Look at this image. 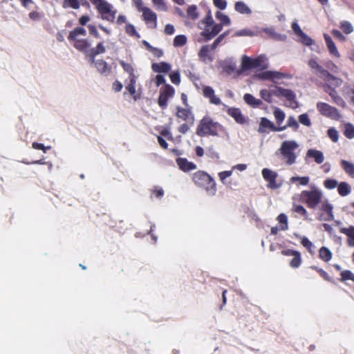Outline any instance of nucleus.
Returning <instances> with one entry per match:
<instances>
[{"instance_id":"nucleus-1","label":"nucleus","mask_w":354,"mask_h":354,"mask_svg":"<svg viewBox=\"0 0 354 354\" xmlns=\"http://www.w3.org/2000/svg\"><path fill=\"white\" fill-rule=\"evenodd\" d=\"M299 199L308 208L315 209L322 201V193L318 189L313 187L311 190L302 191L299 196Z\"/></svg>"},{"instance_id":"nucleus-2","label":"nucleus","mask_w":354,"mask_h":354,"mask_svg":"<svg viewBox=\"0 0 354 354\" xmlns=\"http://www.w3.org/2000/svg\"><path fill=\"white\" fill-rule=\"evenodd\" d=\"M100 13L101 18L109 22H113L116 10L106 0H89Z\"/></svg>"},{"instance_id":"nucleus-3","label":"nucleus","mask_w":354,"mask_h":354,"mask_svg":"<svg viewBox=\"0 0 354 354\" xmlns=\"http://www.w3.org/2000/svg\"><path fill=\"white\" fill-rule=\"evenodd\" d=\"M298 147L299 145L295 140H286L281 143L279 151L286 164L292 165L295 162L297 156L294 151Z\"/></svg>"},{"instance_id":"nucleus-4","label":"nucleus","mask_w":354,"mask_h":354,"mask_svg":"<svg viewBox=\"0 0 354 354\" xmlns=\"http://www.w3.org/2000/svg\"><path fill=\"white\" fill-rule=\"evenodd\" d=\"M218 126L217 122L208 118H203L197 127L196 134L199 136L206 135L217 136L216 128Z\"/></svg>"},{"instance_id":"nucleus-5","label":"nucleus","mask_w":354,"mask_h":354,"mask_svg":"<svg viewBox=\"0 0 354 354\" xmlns=\"http://www.w3.org/2000/svg\"><path fill=\"white\" fill-rule=\"evenodd\" d=\"M266 57L264 55H261L255 59H251L250 57L243 55L241 58V70L238 72L239 74L241 73V71H245L253 68H264L266 66L263 64L266 61Z\"/></svg>"},{"instance_id":"nucleus-6","label":"nucleus","mask_w":354,"mask_h":354,"mask_svg":"<svg viewBox=\"0 0 354 354\" xmlns=\"http://www.w3.org/2000/svg\"><path fill=\"white\" fill-rule=\"evenodd\" d=\"M273 88L272 93L273 95L277 97L283 96L289 102L290 106L292 109H295L298 106L297 102L295 100V94L290 89L283 88L278 86H271Z\"/></svg>"},{"instance_id":"nucleus-7","label":"nucleus","mask_w":354,"mask_h":354,"mask_svg":"<svg viewBox=\"0 0 354 354\" xmlns=\"http://www.w3.org/2000/svg\"><path fill=\"white\" fill-rule=\"evenodd\" d=\"M317 109L322 114L334 120H338L340 115L335 107L324 102H319L317 104Z\"/></svg>"},{"instance_id":"nucleus-8","label":"nucleus","mask_w":354,"mask_h":354,"mask_svg":"<svg viewBox=\"0 0 354 354\" xmlns=\"http://www.w3.org/2000/svg\"><path fill=\"white\" fill-rule=\"evenodd\" d=\"M308 64L309 67L315 70L316 73L326 82H330L333 75H330L326 70L320 66L315 58H311L308 60Z\"/></svg>"},{"instance_id":"nucleus-9","label":"nucleus","mask_w":354,"mask_h":354,"mask_svg":"<svg viewBox=\"0 0 354 354\" xmlns=\"http://www.w3.org/2000/svg\"><path fill=\"white\" fill-rule=\"evenodd\" d=\"M174 94V88L169 84H166L165 87L162 88L160 91L158 97V104L162 109L167 106V100L171 97Z\"/></svg>"},{"instance_id":"nucleus-10","label":"nucleus","mask_w":354,"mask_h":354,"mask_svg":"<svg viewBox=\"0 0 354 354\" xmlns=\"http://www.w3.org/2000/svg\"><path fill=\"white\" fill-rule=\"evenodd\" d=\"M195 183L207 192L214 194L216 191V183L214 178H194Z\"/></svg>"},{"instance_id":"nucleus-11","label":"nucleus","mask_w":354,"mask_h":354,"mask_svg":"<svg viewBox=\"0 0 354 354\" xmlns=\"http://www.w3.org/2000/svg\"><path fill=\"white\" fill-rule=\"evenodd\" d=\"M257 77L261 80H269L276 83L277 80L284 78L286 75L277 71H268L259 73Z\"/></svg>"},{"instance_id":"nucleus-12","label":"nucleus","mask_w":354,"mask_h":354,"mask_svg":"<svg viewBox=\"0 0 354 354\" xmlns=\"http://www.w3.org/2000/svg\"><path fill=\"white\" fill-rule=\"evenodd\" d=\"M222 24H214L209 28H205L201 35L205 37L206 40H209L214 37L222 30Z\"/></svg>"},{"instance_id":"nucleus-13","label":"nucleus","mask_w":354,"mask_h":354,"mask_svg":"<svg viewBox=\"0 0 354 354\" xmlns=\"http://www.w3.org/2000/svg\"><path fill=\"white\" fill-rule=\"evenodd\" d=\"M263 128H269L272 131H280L284 130L286 129V127H278V128L275 127L274 124L272 122H270L269 120H268L266 118H261V123H260V127L259 128L258 131L259 133H263L265 131Z\"/></svg>"},{"instance_id":"nucleus-14","label":"nucleus","mask_w":354,"mask_h":354,"mask_svg":"<svg viewBox=\"0 0 354 354\" xmlns=\"http://www.w3.org/2000/svg\"><path fill=\"white\" fill-rule=\"evenodd\" d=\"M212 50L210 46L205 45L202 46L201 50L198 53V56L203 62L207 63L212 62L214 57L213 55L209 53Z\"/></svg>"},{"instance_id":"nucleus-15","label":"nucleus","mask_w":354,"mask_h":354,"mask_svg":"<svg viewBox=\"0 0 354 354\" xmlns=\"http://www.w3.org/2000/svg\"><path fill=\"white\" fill-rule=\"evenodd\" d=\"M95 66L97 71L103 75H108L111 71V67L102 59L95 61Z\"/></svg>"},{"instance_id":"nucleus-16","label":"nucleus","mask_w":354,"mask_h":354,"mask_svg":"<svg viewBox=\"0 0 354 354\" xmlns=\"http://www.w3.org/2000/svg\"><path fill=\"white\" fill-rule=\"evenodd\" d=\"M203 95L209 99L211 103L218 105L221 104V100L214 95V91L209 86H205L203 88Z\"/></svg>"},{"instance_id":"nucleus-17","label":"nucleus","mask_w":354,"mask_h":354,"mask_svg":"<svg viewBox=\"0 0 354 354\" xmlns=\"http://www.w3.org/2000/svg\"><path fill=\"white\" fill-rule=\"evenodd\" d=\"M227 113L236 120V122L239 124H243L245 122V119L242 115L240 109L236 108H230L227 110Z\"/></svg>"},{"instance_id":"nucleus-18","label":"nucleus","mask_w":354,"mask_h":354,"mask_svg":"<svg viewBox=\"0 0 354 354\" xmlns=\"http://www.w3.org/2000/svg\"><path fill=\"white\" fill-rule=\"evenodd\" d=\"M340 232L348 236L347 243L349 246L354 247V227H342Z\"/></svg>"},{"instance_id":"nucleus-19","label":"nucleus","mask_w":354,"mask_h":354,"mask_svg":"<svg viewBox=\"0 0 354 354\" xmlns=\"http://www.w3.org/2000/svg\"><path fill=\"white\" fill-rule=\"evenodd\" d=\"M106 50L105 46L103 42H100L96 47L91 48L88 53V55L91 57V62H94L95 57L97 55L104 53Z\"/></svg>"},{"instance_id":"nucleus-20","label":"nucleus","mask_w":354,"mask_h":354,"mask_svg":"<svg viewBox=\"0 0 354 354\" xmlns=\"http://www.w3.org/2000/svg\"><path fill=\"white\" fill-rule=\"evenodd\" d=\"M324 37L330 54L335 56L336 57H339L340 55L337 50V48H336L335 43L333 41L330 37L327 34H324Z\"/></svg>"},{"instance_id":"nucleus-21","label":"nucleus","mask_w":354,"mask_h":354,"mask_svg":"<svg viewBox=\"0 0 354 354\" xmlns=\"http://www.w3.org/2000/svg\"><path fill=\"white\" fill-rule=\"evenodd\" d=\"M307 156L315 159V162L321 164L324 160V156L322 151L315 149H308L307 151Z\"/></svg>"},{"instance_id":"nucleus-22","label":"nucleus","mask_w":354,"mask_h":354,"mask_svg":"<svg viewBox=\"0 0 354 354\" xmlns=\"http://www.w3.org/2000/svg\"><path fill=\"white\" fill-rule=\"evenodd\" d=\"M326 91L329 94V95L333 98V101L337 105L344 106V101L340 96L338 95L337 92L335 89L328 86V88L326 89Z\"/></svg>"},{"instance_id":"nucleus-23","label":"nucleus","mask_w":354,"mask_h":354,"mask_svg":"<svg viewBox=\"0 0 354 354\" xmlns=\"http://www.w3.org/2000/svg\"><path fill=\"white\" fill-rule=\"evenodd\" d=\"M142 16L145 19V20L147 22H153L154 23V27L156 24V15L155 12H153L150 8H142Z\"/></svg>"},{"instance_id":"nucleus-24","label":"nucleus","mask_w":354,"mask_h":354,"mask_svg":"<svg viewBox=\"0 0 354 354\" xmlns=\"http://www.w3.org/2000/svg\"><path fill=\"white\" fill-rule=\"evenodd\" d=\"M234 9L241 14L250 15L251 9L243 1H237L235 3Z\"/></svg>"},{"instance_id":"nucleus-25","label":"nucleus","mask_w":354,"mask_h":354,"mask_svg":"<svg viewBox=\"0 0 354 354\" xmlns=\"http://www.w3.org/2000/svg\"><path fill=\"white\" fill-rule=\"evenodd\" d=\"M337 187L338 194L342 196H346L351 192V186L346 182L340 183Z\"/></svg>"},{"instance_id":"nucleus-26","label":"nucleus","mask_w":354,"mask_h":354,"mask_svg":"<svg viewBox=\"0 0 354 354\" xmlns=\"http://www.w3.org/2000/svg\"><path fill=\"white\" fill-rule=\"evenodd\" d=\"M171 68V66L166 62L155 63L152 64V69L158 73H167Z\"/></svg>"},{"instance_id":"nucleus-27","label":"nucleus","mask_w":354,"mask_h":354,"mask_svg":"<svg viewBox=\"0 0 354 354\" xmlns=\"http://www.w3.org/2000/svg\"><path fill=\"white\" fill-rule=\"evenodd\" d=\"M332 252L328 248L326 247H322L319 249V257L322 261L328 262L332 259Z\"/></svg>"},{"instance_id":"nucleus-28","label":"nucleus","mask_w":354,"mask_h":354,"mask_svg":"<svg viewBox=\"0 0 354 354\" xmlns=\"http://www.w3.org/2000/svg\"><path fill=\"white\" fill-rule=\"evenodd\" d=\"M243 99L248 104L254 107L259 106L262 104V101L261 100L256 99L251 94H245Z\"/></svg>"},{"instance_id":"nucleus-29","label":"nucleus","mask_w":354,"mask_h":354,"mask_svg":"<svg viewBox=\"0 0 354 354\" xmlns=\"http://www.w3.org/2000/svg\"><path fill=\"white\" fill-rule=\"evenodd\" d=\"M86 31L84 28H76L75 30L71 31L68 35V39H80V36H85Z\"/></svg>"},{"instance_id":"nucleus-30","label":"nucleus","mask_w":354,"mask_h":354,"mask_svg":"<svg viewBox=\"0 0 354 354\" xmlns=\"http://www.w3.org/2000/svg\"><path fill=\"white\" fill-rule=\"evenodd\" d=\"M176 115H177L178 118H181L184 120H189V118H190V119L192 120V122H193L194 118L191 115L190 111L186 109H183V108L178 107L177 109Z\"/></svg>"},{"instance_id":"nucleus-31","label":"nucleus","mask_w":354,"mask_h":354,"mask_svg":"<svg viewBox=\"0 0 354 354\" xmlns=\"http://www.w3.org/2000/svg\"><path fill=\"white\" fill-rule=\"evenodd\" d=\"M178 165L179 167L183 171H189L195 169V165L191 162H187L185 159L179 158L178 159Z\"/></svg>"},{"instance_id":"nucleus-32","label":"nucleus","mask_w":354,"mask_h":354,"mask_svg":"<svg viewBox=\"0 0 354 354\" xmlns=\"http://www.w3.org/2000/svg\"><path fill=\"white\" fill-rule=\"evenodd\" d=\"M137 76L129 77L128 83L126 86V89L130 93L131 95L136 94V83Z\"/></svg>"},{"instance_id":"nucleus-33","label":"nucleus","mask_w":354,"mask_h":354,"mask_svg":"<svg viewBox=\"0 0 354 354\" xmlns=\"http://www.w3.org/2000/svg\"><path fill=\"white\" fill-rule=\"evenodd\" d=\"M71 40L74 42V46L80 50H84L89 46L88 42L85 39H82L80 38Z\"/></svg>"},{"instance_id":"nucleus-34","label":"nucleus","mask_w":354,"mask_h":354,"mask_svg":"<svg viewBox=\"0 0 354 354\" xmlns=\"http://www.w3.org/2000/svg\"><path fill=\"white\" fill-rule=\"evenodd\" d=\"M341 165L348 175L354 176V164L346 160H342Z\"/></svg>"},{"instance_id":"nucleus-35","label":"nucleus","mask_w":354,"mask_h":354,"mask_svg":"<svg viewBox=\"0 0 354 354\" xmlns=\"http://www.w3.org/2000/svg\"><path fill=\"white\" fill-rule=\"evenodd\" d=\"M265 32L268 34L272 39L277 41H285L286 39V36L285 35L278 34L271 28L266 29Z\"/></svg>"},{"instance_id":"nucleus-36","label":"nucleus","mask_w":354,"mask_h":354,"mask_svg":"<svg viewBox=\"0 0 354 354\" xmlns=\"http://www.w3.org/2000/svg\"><path fill=\"white\" fill-rule=\"evenodd\" d=\"M301 263V254L299 252H297L296 254L293 255V258L290 261V266L293 268H297Z\"/></svg>"},{"instance_id":"nucleus-37","label":"nucleus","mask_w":354,"mask_h":354,"mask_svg":"<svg viewBox=\"0 0 354 354\" xmlns=\"http://www.w3.org/2000/svg\"><path fill=\"white\" fill-rule=\"evenodd\" d=\"M340 276L341 278L339 279V281L342 282H344L347 280H351L354 282V274L348 270L341 272Z\"/></svg>"},{"instance_id":"nucleus-38","label":"nucleus","mask_w":354,"mask_h":354,"mask_svg":"<svg viewBox=\"0 0 354 354\" xmlns=\"http://www.w3.org/2000/svg\"><path fill=\"white\" fill-rule=\"evenodd\" d=\"M268 180V187L272 189H277L281 186L283 182L281 178H266Z\"/></svg>"},{"instance_id":"nucleus-39","label":"nucleus","mask_w":354,"mask_h":354,"mask_svg":"<svg viewBox=\"0 0 354 354\" xmlns=\"http://www.w3.org/2000/svg\"><path fill=\"white\" fill-rule=\"evenodd\" d=\"M236 68V63L225 62L223 64V70L227 74H232Z\"/></svg>"},{"instance_id":"nucleus-40","label":"nucleus","mask_w":354,"mask_h":354,"mask_svg":"<svg viewBox=\"0 0 354 354\" xmlns=\"http://www.w3.org/2000/svg\"><path fill=\"white\" fill-rule=\"evenodd\" d=\"M292 211L305 217L308 216V212L306 209L301 205L293 204Z\"/></svg>"},{"instance_id":"nucleus-41","label":"nucleus","mask_w":354,"mask_h":354,"mask_svg":"<svg viewBox=\"0 0 354 354\" xmlns=\"http://www.w3.org/2000/svg\"><path fill=\"white\" fill-rule=\"evenodd\" d=\"M273 88L270 89V91L266 89H263L260 91L261 97L267 102L270 103L272 102V95Z\"/></svg>"},{"instance_id":"nucleus-42","label":"nucleus","mask_w":354,"mask_h":354,"mask_svg":"<svg viewBox=\"0 0 354 354\" xmlns=\"http://www.w3.org/2000/svg\"><path fill=\"white\" fill-rule=\"evenodd\" d=\"M120 63L122 66L123 69L124 70V71H126L129 75V77L136 76L134 75V69L131 64L125 63L123 61H120Z\"/></svg>"},{"instance_id":"nucleus-43","label":"nucleus","mask_w":354,"mask_h":354,"mask_svg":"<svg viewBox=\"0 0 354 354\" xmlns=\"http://www.w3.org/2000/svg\"><path fill=\"white\" fill-rule=\"evenodd\" d=\"M299 37V41L306 46H310L314 44V41L304 32Z\"/></svg>"},{"instance_id":"nucleus-44","label":"nucleus","mask_w":354,"mask_h":354,"mask_svg":"<svg viewBox=\"0 0 354 354\" xmlns=\"http://www.w3.org/2000/svg\"><path fill=\"white\" fill-rule=\"evenodd\" d=\"M186 41L187 38L185 35H178L174 38V46L176 47L183 46Z\"/></svg>"},{"instance_id":"nucleus-45","label":"nucleus","mask_w":354,"mask_h":354,"mask_svg":"<svg viewBox=\"0 0 354 354\" xmlns=\"http://www.w3.org/2000/svg\"><path fill=\"white\" fill-rule=\"evenodd\" d=\"M63 7L65 8L71 7L73 9H78L80 8V3L77 0H64Z\"/></svg>"},{"instance_id":"nucleus-46","label":"nucleus","mask_w":354,"mask_h":354,"mask_svg":"<svg viewBox=\"0 0 354 354\" xmlns=\"http://www.w3.org/2000/svg\"><path fill=\"white\" fill-rule=\"evenodd\" d=\"M340 28L346 34H350L353 31V28L351 24L346 21H342L341 23Z\"/></svg>"},{"instance_id":"nucleus-47","label":"nucleus","mask_w":354,"mask_h":354,"mask_svg":"<svg viewBox=\"0 0 354 354\" xmlns=\"http://www.w3.org/2000/svg\"><path fill=\"white\" fill-rule=\"evenodd\" d=\"M216 17L221 21L223 24L229 25L230 24V19L228 16L224 15L221 12H216Z\"/></svg>"},{"instance_id":"nucleus-48","label":"nucleus","mask_w":354,"mask_h":354,"mask_svg":"<svg viewBox=\"0 0 354 354\" xmlns=\"http://www.w3.org/2000/svg\"><path fill=\"white\" fill-rule=\"evenodd\" d=\"M344 135L350 139L354 138V127L352 124H346L345 125Z\"/></svg>"},{"instance_id":"nucleus-49","label":"nucleus","mask_w":354,"mask_h":354,"mask_svg":"<svg viewBox=\"0 0 354 354\" xmlns=\"http://www.w3.org/2000/svg\"><path fill=\"white\" fill-rule=\"evenodd\" d=\"M277 221L279 223L283 224L281 227V230H286L288 229V219L287 216L284 214H280L277 217Z\"/></svg>"},{"instance_id":"nucleus-50","label":"nucleus","mask_w":354,"mask_h":354,"mask_svg":"<svg viewBox=\"0 0 354 354\" xmlns=\"http://www.w3.org/2000/svg\"><path fill=\"white\" fill-rule=\"evenodd\" d=\"M285 127H292L295 131H296L299 128V124L293 116H290L288 118L287 124Z\"/></svg>"},{"instance_id":"nucleus-51","label":"nucleus","mask_w":354,"mask_h":354,"mask_svg":"<svg viewBox=\"0 0 354 354\" xmlns=\"http://www.w3.org/2000/svg\"><path fill=\"white\" fill-rule=\"evenodd\" d=\"M328 136L334 142L338 141L339 133L338 131L335 130L334 128H330L328 130Z\"/></svg>"},{"instance_id":"nucleus-52","label":"nucleus","mask_w":354,"mask_h":354,"mask_svg":"<svg viewBox=\"0 0 354 354\" xmlns=\"http://www.w3.org/2000/svg\"><path fill=\"white\" fill-rule=\"evenodd\" d=\"M152 1L158 10H160L162 11L167 10V7L164 0H152Z\"/></svg>"},{"instance_id":"nucleus-53","label":"nucleus","mask_w":354,"mask_h":354,"mask_svg":"<svg viewBox=\"0 0 354 354\" xmlns=\"http://www.w3.org/2000/svg\"><path fill=\"white\" fill-rule=\"evenodd\" d=\"M274 115L279 124H280L285 118L284 113L278 108L274 109Z\"/></svg>"},{"instance_id":"nucleus-54","label":"nucleus","mask_w":354,"mask_h":354,"mask_svg":"<svg viewBox=\"0 0 354 354\" xmlns=\"http://www.w3.org/2000/svg\"><path fill=\"white\" fill-rule=\"evenodd\" d=\"M187 15L193 19L198 18V15L196 12V6L195 5H192L188 7Z\"/></svg>"},{"instance_id":"nucleus-55","label":"nucleus","mask_w":354,"mask_h":354,"mask_svg":"<svg viewBox=\"0 0 354 354\" xmlns=\"http://www.w3.org/2000/svg\"><path fill=\"white\" fill-rule=\"evenodd\" d=\"M299 121L302 124L310 127L311 125L310 120L306 113L301 114L299 116Z\"/></svg>"},{"instance_id":"nucleus-56","label":"nucleus","mask_w":354,"mask_h":354,"mask_svg":"<svg viewBox=\"0 0 354 354\" xmlns=\"http://www.w3.org/2000/svg\"><path fill=\"white\" fill-rule=\"evenodd\" d=\"M324 186L328 189H332L337 187V181L335 179H327L324 181Z\"/></svg>"},{"instance_id":"nucleus-57","label":"nucleus","mask_w":354,"mask_h":354,"mask_svg":"<svg viewBox=\"0 0 354 354\" xmlns=\"http://www.w3.org/2000/svg\"><path fill=\"white\" fill-rule=\"evenodd\" d=\"M151 194L152 196L156 198H161L164 195V191L161 187L158 186H155L151 190Z\"/></svg>"},{"instance_id":"nucleus-58","label":"nucleus","mask_w":354,"mask_h":354,"mask_svg":"<svg viewBox=\"0 0 354 354\" xmlns=\"http://www.w3.org/2000/svg\"><path fill=\"white\" fill-rule=\"evenodd\" d=\"M228 34V32H225L221 35L218 36V37L214 41V43L210 46L212 50H214L218 44L221 42V41Z\"/></svg>"},{"instance_id":"nucleus-59","label":"nucleus","mask_w":354,"mask_h":354,"mask_svg":"<svg viewBox=\"0 0 354 354\" xmlns=\"http://www.w3.org/2000/svg\"><path fill=\"white\" fill-rule=\"evenodd\" d=\"M301 245L305 247L310 252H311V249L313 246L312 242L309 241V239L306 237H303L301 240Z\"/></svg>"},{"instance_id":"nucleus-60","label":"nucleus","mask_w":354,"mask_h":354,"mask_svg":"<svg viewBox=\"0 0 354 354\" xmlns=\"http://www.w3.org/2000/svg\"><path fill=\"white\" fill-rule=\"evenodd\" d=\"M236 36H249L252 37L254 36L255 34L250 30L248 29H243L241 30H239L235 33Z\"/></svg>"},{"instance_id":"nucleus-61","label":"nucleus","mask_w":354,"mask_h":354,"mask_svg":"<svg viewBox=\"0 0 354 354\" xmlns=\"http://www.w3.org/2000/svg\"><path fill=\"white\" fill-rule=\"evenodd\" d=\"M171 81L175 84H179L180 82V74L178 72H174L169 75Z\"/></svg>"},{"instance_id":"nucleus-62","label":"nucleus","mask_w":354,"mask_h":354,"mask_svg":"<svg viewBox=\"0 0 354 354\" xmlns=\"http://www.w3.org/2000/svg\"><path fill=\"white\" fill-rule=\"evenodd\" d=\"M213 2L215 6L221 10H224L226 8L227 2L225 0H213Z\"/></svg>"},{"instance_id":"nucleus-63","label":"nucleus","mask_w":354,"mask_h":354,"mask_svg":"<svg viewBox=\"0 0 354 354\" xmlns=\"http://www.w3.org/2000/svg\"><path fill=\"white\" fill-rule=\"evenodd\" d=\"M292 28L294 31V32L299 37L301 35H302L304 33V32L302 31V30L300 28L299 26L297 24V23L296 22H293L292 24Z\"/></svg>"},{"instance_id":"nucleus-64","label":"nucleus","mask_w":354,"mask_h":354,"mask_svg":"<svg viewBox=\"0 0 354 354\" xmlns=\"http://www.w3.org/2000/svg\"><path fill=\"white\" fill-rule=\"evenodd\" d=\"M29 17L33 21H39L41 19L42 15L38 12L33 11L29 14Z\"/></svg>"}]
</instances>
